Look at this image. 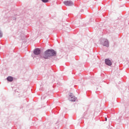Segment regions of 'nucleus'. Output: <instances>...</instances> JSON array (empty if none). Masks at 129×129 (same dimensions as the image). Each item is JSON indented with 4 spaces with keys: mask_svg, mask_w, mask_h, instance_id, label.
I'll return each instance as SVG.
<instances>
[{
    "mask_svg": "<svg viewBox=\"0 0 129 129\" xmlns=\"http://www.w3.org/2000/svg\"><path fill=\"white\" fill-rule=\"evenodd\" d=\"M57 55V52L54 49H48L46 50L44 53L43 56H40V58H44V59H49L51 57H54Z\"/></svg>",
    "mask_w": 129,
    "mask_h": 129,
    "instance_id": "1",
    "label": "nucleus"
},
{
    "mask_svg": "<svg viewBox=\"0 0 129 129\" xmlns=\"http://www.w3.org/2000/svg\"><path fill=\"white\" fill-rule=\"evenodd\" d=\"M101 44L104 46L105 47H109V42L107 40V39L105 38H101Z\"/></svg>",
    "mask_w": 129,
    "mask_h": 129,
    "instance_id": "2",
    "label": "nucleus"
},
{
    "mask_svg": "<svg viewBox=\"0 0 129 129\" xmlns=\"http://www.w3.org/2000/svg\"><path fill=\"white\" fill-rule=\"evenodd\" d=\"M63 3L65 6H67L68 7H71L72 6L74 5V3L71 1H64Z\"/></svg>",
    "mask_w": 129,
    "mask_h": 129,
    "instance_id": "3",
    "label": "nucleus"
},
{
    "mask_svg": "<svg viewBox=\"0 0 129 129\" xmlns=\"http://www.w3.org/2000/svg\"><path fill=\"white\" fill-rule=\"evenodd\" d=\"M33 54L36 55H40V54H41V49L39 48L34 49L33 50Z\"/></svg>",
    "mask_w": 129,
    "mask_h": 129,
    "instance_id": "4",
    "label": "nucleus"
},
{
    "mask_svg": "<svg viewBox=\"0 0 129 129\" xmlns=\"http://www.w3.org/2000/svg\"><path fill=\"white\" fill-rule=\"evenodd\" d=\"M105 64L108 66H111L112 65V62H111V61L108 58H106L105 59Z\"/></svg>",
    "mask_w": 129,
    "mask_h": 129,
    "instance_id": "5",
    "label": "nucleus"
},
{
    "mask_svg": "<svg viewBox=\"0 0 129 129\" xmlns=\"http://www.w3.org/2000/svg\"><path fill=\"white\" fill-rule=\"evenodd\" d=\"M7 81H14V77L12 76H8L6 79Z\"/></svg>",
    "mask_w": 129,
    "mask_h": 129,
    "instance_id": "6",
    "label": "nucleus"
},
{
    "mask_svg": "<svg viewBox=\"0 0 129 129\" xmlns=\"http://www.w3.org/2000/svg\"><path fill=\"white\" fill-rule=\"evenodd\" d=\"M70 96L71 97L70 101H76V98H75V97L72 96V94H70Z\"/></svg>",
    "mask_w": 129,
    "mask_h": 129,
    "instance_id": "7",
    "label": "nucleus"
},
{
    "mask_svg": "<svg viewBox=\"0 0 129 129\" xmlns=\"http://www.w3.org/2000/svg\"><path fill=\"white\" fill-rule=\"evenodd\" d=\"M42 3H48L49 2V0H41Z\"/></svg>",
    "mask_w": 129,
    "mask_h": 129,
    "instance_id": "8",
    "label": "nucleus"
},
{
    "mask_svg": "<svg viewBox=\"0 0 129 129\" xmlns=\"http://www.w3.org/2000/svg\"><path fill=\"white\" fill-rule=\"evenodd\" d=\"M3 37V32H2V30L0 29V38Z\"/></svg>",
    "mask_w": 129,
    "mask_h": 129,
    "instance_id": "9",
    "label": "nucleus"
},
{
    "mask_svg": "<svg viewBox=\"0 0 129 129\" xmlns=\"http://www.w3.org/2000/svg\"><path fill=\"white\" fill-rule=\"evenodd\" d=\"M13 80H14V81H16V80H17V78L13 77Z\"/></svg>",
    "mask_w": 129,
    "mask_h": 129,
    "instance_id": "10",
    "label": "nucleus"
},
{
    "mask_svg": "<svg viewBox=\"0 0 129 129\" xmlns=\"http://www.w3.org/2000/svg\"><path fill=\"white\" fill-rule=\"evenodd\" d=\"M106 121L107 120V118H105Z\"/></svg>",
    "mask_w": 129,
    "mask_h": 129,
    "instance_id": "11",
    "label": "nucleus"
},
{
    "mask_svg": "<svg viewBox=\"0 0 129 129\" xmlns=\"http://www.w3.org/2000/svg\"><path fill=\"white\" fill-rule=\"evenodd\" d=\"M14 20H17V18H14Z\"/></svg>",
    "mask_w": 129,
    "mask_h": 129,
    "instance_id": "12",
    "label": "nucleus"
}]
</instances>
